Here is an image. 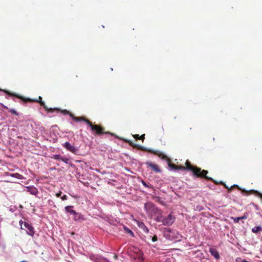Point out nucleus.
<instances>
[{
	"label": "nucleus",
	"instance_id": "nucleus-16",
	"mask_svg": "<svg viewBox=\"0 0 262 262\" xmlns=\"http://www.w3.org/2000/svg\"><path fill=\"white\" fill-rule=\"evenodd\" d=\"M133 137L136 140H141L143 142L145 139V134H143L140 136L138 134L134 135Z\"/></svg>",
	"mask_w": 262,
	"mask_h": 262
},
{
	"label": "nucleus",
	"instance_id": "nucleus-5",
	"mask_svg": "<svg viewBox=\"0 0 262 262\" xmlns=\"http://www.w3.org/2000/svg\"><path fill=\"white\" fill-rule=\"evenodd\" d=\"M144 208L146 210V213L151 216L161 215L162 213V211L151 202L145 203Z\"/></svg>",
	"mask_w": 262,
	"mask_h": 262
},
{
	"label": "nucleus",
	"instance_id": "nucleus-19",
	"mask_svg": "<svg viewBox=\"0 0 262 262\" xmlns=\"http://www.w3.org/2000/svg\"><path fill=\"white\" fill-rule=\"evenodd\" d=\"M10 176L11 177L16 178L18 179H23V176L20 174L18 173H13V174H10Z\"/></svg>",
	"mask_w": 262,
	"mask_h": 262
},
{
	"label": "nucleus",
	"instance_id": "nucleus-21",
	"mask_svg": "<svg viewBox=\"0 0 262 262\" xmlns=\"http://www.w3.org/2000/svg\"><path fill=\"white\" fill-rule=\"evenodd\" d=\"M124 230L126 231V233L129 234L131 236L134 237V232L128 228L124 227Z\"/></svg>",
	"mask_w": 262,
	"mask_h": 262
},
{
	"label": "nucleus",
	"instance_id": "nucleus-17",
	"mask_svg": "<svg viewBox=\"0 0 262 262\" xmlns=\"http://www.w3.org/2000/svg\"><path fill=\"white\" fill-rule=\"evenodd\" d=\"M221 183L223 184L224 185V187L228 189L229 191H231L233 188L237 187L238 189L241 190V188L236 185H233V186H231L230 188H229L228 186H227L225 184H224L223 182H221Z\"/></svg>",
	"mask_w": 262,
	"mask_h": 262
},
{
	"label": "nucleus",
	"instance_id": "nucleus-9",
	"mask_svg": "<svg viewBox=\"0 0 262 262\" xmlns=\"http://www.w3.org/2000/svg\"><path fill=\"white\" fill-rule=\"evenodd\" d=\"M175 217L169 214L167 217H164L163 225L166 226H171L174 222Z\"/></svg>",
	"mask_w": 262,
	"mask_h": 262
},
{
	"label": "nucleus",
	"instance_id": "nucleus-14",
	"mask_svg": "<svg viewBox=\"0 0 262 262\" xmlns=\"http://www.w3.org/2000/svg\"><path fill=\"white\" fill-rule=\"evenodd\" d=\"M138 227L143 230V231L146 233H147L149 232V230L148 228L145 225L144 223L142 222H139L138 223Z\"/></svg>",
	"mask_w": 262,
	"mask_h": 262
},
{
	"label": "nucleus",
	"instance_id": "nucleus-10",
	"mask_svg": "<svg viewBox=\"0 0 262 262\" xmlns=\"http://www.w3.org/2000/svg\"><path fill=\"white\" fill-rule=\"evenodd\" d=\"M145 164L148 167H150L152 171L156 173H159L161 171L160 168L157 164L153 163L151 162H146Z\"/></svg>",
	"mask_w": 262,
	"mask_h": 262
},
{
	"label": "nucleus",
	"instance_id": "nucleus-20",
	"mask_svg": "<svg viewBox=\"0 0 262 262\" xmlns=\"http://www.w3.org/2000/svg\"><path fill=\"white\" fill-rule=\"evenodd\" d=\"M156 221L158 222L163 223L164 216L162 215V213L161 215H157Z\"/></svg>",
	"mask_w": 262,
	"mask_h": 262
},
{
	"label": "nucleus",
	"instance_id": "nucleus-33",
	"mask_svg": "<svg viewBox=\"0 0 262 262\" xmlns=\"http://www.w3.org/2000/svg\"><path fill=\"white\" fill-rule=\"evenodd\" d=\"M142 184H143V185L144 186H145V187H148V186L147 185V184H146V183H145L144 181H142Z\"/></svg>",
	"mask_w": 262,
	"mask_h": 262
},
{
	"label": "nucleus",
	"instance_id": "nucleus-22",
	"mask_svg": "<svg viewBox=\"0 0 262 262\" xmlns=\"http://www.w3.org/2000/svg\"><path fill=\"white\" fill-rule=\"evenodd\" d=\"M262 230L261 227L259 226L254 227L252 228V231L253 233H257L258 232L261 231Z\"/></svg>",
	"mask_w": 262,
	"mask_h": 262
},
{
	"label": "nucleus",
	"instance_id": "nucleus-29",
	"mask_svg": "<svg viewBox=\"0 0 262 262\" xmlns=\"http://www.w3.org/2000/svg\"><path fill=\"white\" fill-rule=\"evenodd\" d=\"M151 240L153 242H155L157 241V240H158L157 236L156 235H154V236L152 237Z\"/></svg>",
	"mask_w": 262,
	"mask_h": 262
},
{
	"label": "nucleus",
	"instance_id": "nucleus-34",
	"mask_svg": "<svg viewBox=\"0 0 262 262\" xmlns=\"http://www.w3.org/2000/svg\"><path fill=\"white\" fill-rule=\"evenodd\" d=\"M0 91H3L5 93V91H8L6 90H3V89H0Z\"/></svg>",
	"mask_w": 262,
	"mask_h": 262
},
{
	"label": "nucleus",
	"instance_id": "nucleus-8",
	"mask_svg": "<svg viewBox=\"0 0 262 262\" xmlns=\"http://www.w3.org/2000/svg\"><path fill=\"white\" fill-rule=\"evenodd\" d=\"M63 146L68 151L74 154L75 155L77 154V152L79 151L78 148L75 147L74 145H71L69 142H66L63 144Z\"/></svg>",
	"mask_w": 262,
	"mask_h": 262
},
{
	"label": "nucleus",
	"instance_id": "nucleus-28",
	"mask_svg": "<svg viewBox=\"0 0 262 262\" xmlns=\"http://www.w3.org/2000/svg\"><path fill=\"white\" fill-rule=\"evenodd\" d=\"M196 253H197L196 256L200 258H202L204 256L203 254L200 252H196Z\"/></svg>",
	"mask_w": 262,
	"mask_h": 262
},
{
	"label": "nucleus",
	"instance_id": "nucleus-35",
	"mask_svg": "<svg viewBox=\"0 0 262 262\" xmlns=\"http://www.w3.org/2000/svg\"><path fill=\"white\" fill-rule=\"evenodd\" d=\"M242 191L243 192H245V193H248L247 191L245 190H242Z\"/></svg>",
	"mask_w": 262,
	"mask_h": 262
},
{
	"label": "nucleus",
	"instance_id": "nucleus-12",
	"mask_svg": "<svg viewBox=\"0 0 262 262\" xmlns=\"http://www.w3.org/2000/svg\"><path fill=\"white\" fill-rule=\"evenodd\" d=\"M209 252L216 259H219L220 258V255L217 251V250L213 248H210Z\"/></svg>",
	"mask_w": 262,
	"mask_h": 262
},
{
	"label": "nucleus",
	"instance_id": "nucleus-27",
	"mask_svg": "<svg viewBox=\"0 0 262 262\" xmlns=\"http://www.w3.org/2000/svg\"><path fill=\"white\" fill-rule=\"evenodd\" d=\"M231 219L233 220L234 223H237L240 220V219L239 217H232Z\"/></svg>",
	"mask_w": 262,
	"mask_h": 262
},
{
	"label": "nucleus",
	"instance_id": "nucleus-11",
	"mask_svg": "<svg viewBox=\"0 0 262 262\" xmlns=\"http://www.w3.org/2000/svg\"><path fill=\"white\" fill-rule=\"evenodd\" d=\"M70 117H71L73 120L75 122H79V121H84L85 123H86L88 125L89 124L88 122H90V121L86 119L85 117H75L73 114H70Z\"/></svg>",
	"mask_w": 262,
	"mask_h": 262
},
{
	"label": "nucleus",
	"instance_id": "nucleus-13",
	"mask_svg": "<svg viewBox=\"0 0 262 262\" xmlns=\"http://www.w3.org/2000/svg\"><path fill=\"white\" fill-rule=\"evenodd\" d=\"M27 191L29 192L30 194L36 195L38 191L37 189L34 186H29L27 187Z\"/></svg>",
	"mask_w": 262,
	"mask_h": 262
},
{
	"label": "nucleus",
	"instance_id": "nucleus-26",
	"mask_svg": "<svg viewBox=\"0 0 262 262\" xmlns=\"http://www.w3.org/2000/svg\"><path fill=\"white\" fill-rule=\"evenodd\" d=\"M248 217V213L247 212H245L244 215L242 216L239 217L240 220H245L247 219Z\"/></svg>",
	"mask_w": 262,
	"mask_h": 262
},
{
	"label": "nucleus",
	"instance_id": "nucleus-6",
	"mask_svg": "<svg viewBox=\"0 0 262 262\" xmlns=\"http://www.w3.org/2000/svg\"><path fill=\"white\" fill-rule=\"evenodd\" d=\"M19 224L22 230L25 229L24 228L25 227L27 229L26 231L27 234L29 235H31V236H33L35 233V231L33 227L31 224L28 222H24L22 220L19 221Z\"/></svg>",
	"mask_w": 262,
	"mask_h": 262
},
{
	"label": "nucleus",
	"instance_id": "nucleus-31",
	"mask_svg": "<svg viewBox=\"0 0 262 262\" xmlns=\"http://www.w3.org/2000/svg\"><path fill=\"white\" fill-rule=\"evenodd\" d=\"M0 105L5 109L9 110L8 107L4 105L3 103H0Z\"/></svg>",
	"mask_w": 262,
	"mask_h": 262
},
{
	"label": "nucleus",
	"instance_id": "nucleus-4",
	"mask_svg": "<svg viewBox=\"0 0 262 262\" xmlns=\"http://www.w3.org/2000/svg\"><path fill=\"white\" fill-rule=\"evenodd\" d=\"M128 143H129V144L130 146H132L135 148H137V149L141 150L142 151H147V152L154 154V155L158 156L160 158H161L163 160H165V159H168L167 156L164 153H163L161 151H159L158 150H154L151 149H147L146 148H145L143 146H140L139 145L134 144L132 143V142H131V141H128Z\"/></svg>",
	"mask_w": 262,
	"mask_h": 262
},
{
	"label": "nucleus",
	"instance_id": "nucleus-3",
	"mask_svg": "<svg viewBox=\"0 0 262 262\" xmlns=\"http://www.w3.org/2000/svg\"><path fill=\"white\" fill-rule=\"evenodd\" d=\"M88 123L89 126L90 127L92 132L96 136H100L103 134H109L112 136L117 137V136L114 133H111L109 131H105V128L101 124L98 125L96 124L95 123H92L91 121L88 122Z\"/></svg>",
	"mask_w": 262,
	"mask_h": 262
},
{
	"label": "nucleus",
	"instance_id": "nucleus-7",
	"mask_svg": "<svg viewBox=\"0 0 262 262\" xmlns=\"http://www.w3.org/2000/svg\"><path fill=\"white\" fill-rule=\"evenodd\" d=\"M190 162L188 160H187L185 162V166L182 165L177 166L173 163H168V166L171 169L174 170H187V167L189 166Z\"/></svg>",
	"mask_w": 262,
	"mask_h": 262
},
{
	"label": "nucleus",
	"instance_id": "nucleus-18",
	"mask_svg": "<svg viewBox=\"0 0 262 262\" xmlns=\"http://www.w3.org/2000/svg\"><path fill=\"white\" fill-rule=\"evenodd\" d=\"M62 162H64L66 164H70L71 166H74L73 164H72V163H70V159L68 158H66L65 157H63L62 156V158L61 159V160Z\"/></svg>",
	"mask_w": 262,
	"mask_h": 262
},
{
	"label": "nucleus",
	"instance_id": "nucleus-30",
	"mask_svg": "<svg viewBox=\"0 0 262 262\" xmlns=\"http://www.w3.org/2000/svg\"><path fill=\"white\" fill-rule=\"evenodd\" d=\"M61 199L62 201L66 200L67 199V196L64 194L61 197Z\"/></svg>",
	"mask_w": 262,
	"mask_h": 262
},
{
	"label": "nucleus",
	"instance_id": "nucleus-36",
	"mask_svg": "<svg viewBox=\"0 0 262 262\" xmlns=\"http://www.w3.org/2000/svg\"><path fill=\"white\" fill-rule=\"evenodd\" d=\"M242 262H250V261H247L245 259H244Z\"/></svg>",
	"mask_w": 262,
	"mask_h": 262
},
{
	"label": "nucleus",
	"instance_id": "nucleus-23",
	"mask_svg": "<svg viewBox=\"0 0 262 262\" xmlns=\"http://www.w3.org/2000/svg\"><path fill=\"white\" fill-rule=\"evenodd\" d=\"M52 158L55 160H61L62 156L60 155H54L53 156Z\"/></svg>",
	"mask_w": 262,
	"mask_h": 262
},
{
	"label": "nucleus",
	"instance_id": "nucleus-2",
	"mask_svg": "<svg viewBox=\"0 0 262 262\" xmlns=\"http://www.w3.org/2000/svg\"><path fill=\"white\" fill-rule=\"evenodd\" d=\"M187 170L191 171L193 176L196 178H199L201 179H205L207 180L211 181L213 182L214 183L217 184V183L211 177H209L207 176L208 173V171L206 170L202 169L201 168L195 166H193L190 163L189 166L187 168Z\"/></svg>",
	"mask_w": 262,
	"mask_h": 262
},
{
	"label": "nucleus",
	"instance_id": "nucleus-24",
	"mask_svg": "<svg viewBox=\"0 0 262 262\" xmlns=\"http://www.w3.org/2000/svg\"><path fill=\"white\" fill-rule=\"evenodd\" d=\"M59 111H60V112L63 115H69L70 116V114H73L72 113H70L67 110H63L61 111L59 110L58 112Z\"/></svg>",
	"mask_w": 262,
	"mask_h": 262
},
{
	"label": "nucleus",
	"instance_id": "nucleus-15",
	"mask_svg": "<svg viewBox=\"0 0 262 262\" xmlns=\"http://www.w3.org/2000/svg\"><path fill=\"white\" fill-rule=\"evenodd\" d=\"M73 207L72 206H68L65 207V210L66 212L70 213L71 214L73 215H77L78 213L74 210L72 209Z\"/></svg>",
	"mask_w": 262,
	"mask_h": 262
},
{
	"label": "nucleus",
	"instance_id": "nucleus-1",
	"mask_svg": "<svg viewBox=\"0 0 262 262\" xmlns=\"http://www.w3.org/2000/svg\"><path fill=\"white\" fill-rule=\"evenodd\" d=\"M5 94L8 95L10 96L15 97L22 100L25 102H38L40 105L42 106L48 112L53 113L55 111H58L59 110L57 108H48V106L45 104V102L42 101V97L39 96L38 99H31L30 98H26L22 96L16 94L15 93H12L10 91H5Z\"/></svg>",
	"mask_w": 262,
	"mask_h": 262
},
{
	"label": "nucleus",
	"instance_id": "nucleus-25",
	"mask_svg": "<svg viewBox=\"0 0 262 262\" xmlns=\"http://www.w3.org/2000/svg\"><path fill=\"white\" fill-rule=\"evenodd\" d=\"M9 112L15 116H18V113L13 108H10L8 110Z\"/></svg>",
	"mask_w": 262,
	"mask_h": 262
},
{
	"label": "nucleus",
	"instance_id": "nucleus-32",
	"mask_svg": "<svg viewBox=\"0 0 262 262\" xmlns=\"http://www.w3.org/2000/svg\"><path fill=\"white\" fill-rule=\"evenodd\" d=\"M61 193H62V192H61V191H59V192H58V193H57L56 194V196L57 197H59V196L61 195Z\"/></svg>",
	"mask_w": 262,
	"mask_h": 262
}]
</instances>
